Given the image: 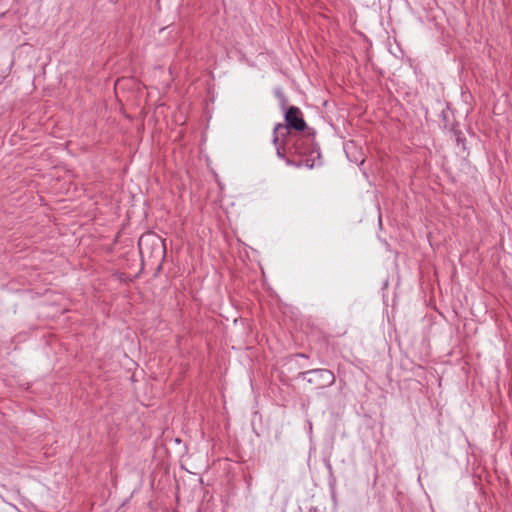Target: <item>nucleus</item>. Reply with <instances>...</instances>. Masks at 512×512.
Returning <instances> with one entry per match:
<instances>
[{
    "instance_id": "nucleus-3",
    "label": "nucleus",
    "mask_w": 512,
    "mask_h": 512,
    "mask_svg": "<svg viewBox=\"0 0 512 512\" xmlns=\"http://www.w3.org/2000/svg\"><path fill=\"white\" fill-rule=\"evenodd\" d=\"M303 381L309 384H333L334 376L326 369H316L303 373Z\"/></svg>"
},
{
    "instance_id": "nucleus-2",
    "label": "nucleus",
    "mask_w": 512,
    "mask_h": 512,
    "mask_svg": "<svg viewBox=\"0 0 512 512\" xmlns=\"http://www.w3.org/2000/svg\"><path fill=\"white\" fill-rule=\"evenodd\" d=\"M286 125L278 124L275 127V134L278 135L282 130L294 129L303 131L306 128V122L302 117V113L298 107L291 106L285 114Z\"/></svg>"
},
{
    "instance_id": "nucleus-1",
    "label": "nucleus",
    "mask_w": 512,
    "mask_h": 512,
    "mask_svg": "<svg viewBox=\"0 0 512 512\" xmlns=\"http://www.w3.org/2000/svg\"><path fill=\"white\" fill-rule=\"evenodd\" d=\"M138 247L142 262L161 261L165 256L164 241L155 233L142 235Z\"/></svg>"
}]
</instances>
